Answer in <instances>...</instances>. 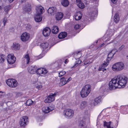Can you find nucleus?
I'll list each match as a JSON object with an SVG mask.
<instances>
[{"label": "nucleus", "mask_w": 128, "mask_h": 128, "mask_svg": "<svg viewBox=\"0 0 128 128\" xmlns=\"http://www.w3.org/2000/svg\"><path fill=\"white\" fill-rule=\"evenodd\" d=\"M128 78L124 76L118 75L112 79L109 84V88L110 90L117 88H123L127 83Z\"/></svg>", "instance_id": "1"}, {"label": "nucleus", "mask_w": 128, "mask_h": 128, "mask_svg": "<svg viewBox=\"0 0 128 128\" xmlns=\"http://www.w3.org/2000/svg\"><path fill=\"white\" fill-rule=\"evenodd\" d=\"M91 86L89 84H87L82 88L80 92V95L83 98L87 96L91 91Z\"/></svg>", "instance_id": "2"}, {"label": "nucleus", "mask_w": 128, "mask_h": 128, "mask_svg": "<svg viewBox=\"0 0 128 128\" xmlns=\"http://www.w3.org/2000/svg\"><path fill=\"white\" fill-rule=\"evenodd\" d=\"M124 67L123 62H117L114 64L112 67V70L114 71H120L122 70Z\"/></svg>", "instance_id": "3"}, {"label": "nucleus", "mask_w": 128, "mask_h": 128, "mask_svg": "<svg viewBox=\"0 0 128 128\" xmlns=\"http://www.w3.org/2000/svg\"><path fill=\"white\" fill-rule=\"evenodd\" d=\"M6 82L7 84L11 88L15 87L18 85L17 81L14 79H9L6 80Z\"/></svg>", "instance_id": "4"}, {"label": "nucleus", "mask_w": 128, "mask_h": 128, "mask_svg": "<svg viewBox=\"0 0 128 128\" xmlns=\"http://www.w3.org/2000/svg\"><path fill=\"white\" fill-rule=\"evenodd\" d=\"M63 114L66 118H71L74 115V112L70 109H68L64 111Z\"/></svg>", "instance_id": "5"}, {"label": "nucleus", "mask_w": 128, "mask_h": 128, "mask_svg": "<svg viewBox=\"0 0 128 128\" xmlns=\"http://www.w3.org/2000/svg\"><path fill=\"white\" fill-rule=\"evenodd\" d=\"M54 109V106L52 104L49 107L44 106L42 108V111L44 113H47L51 111Z\"/></svg>", "instance_id": "6"}, {"label": "nucleus", "mask_w": 128, "mask_h": 128, "mask_svg": "<svg viewBox=\"0 0 128 128\" xmlns=\"http://www.w3.org/2000/svg\"><path fill=\"white\" fill-rule=\"evenodd\" d=\"M7 60L8 62L10 64L14 63L16 61V58L14 57V55L12 54H10L7 56Z\"/></svg>", "instance_id": "7"}, {"label": "nucleus", "mask_w": 128, "mask_h": 128, "mask_svg": "<svg viewBox=\"0 0 128 128\" xmlns=\"http://www.w3.org/2000/svg\"><path fill=\"white\" fill-rule=\"evenodd\" d=\"M56 93L54 92V94L51 93L45 100V102L50 103L55 100L54 96L56 95Z\"/></svg>", "instance_id": "8"}, {"label": "nucleus", "mask_w": 128, "mask_h": 128, "mask_svg": "<svg viewBox=\"0 0 128 128\" xmlns=\"http://www.w3.org/2000/svg\"><path fill=\"white\" fill-rule=\"evenodd\" d=\"M48 72L47 70L45 68H40L36 69V73L39 75H44Z\"/></svg>", "instance_id": "9"}, {"label": "nucleus", "mask_w": 128, "mask_h": 128, "mask_svg": "<svg viewBox=\"0 0 128 128\" xmlns=\"http://www.w3.org/2000/svg\"><path fill=\"white\" fill-rule=\"evenodd\" d=\"M28 117L27 116H23L20 118L19 123L21 126H25L26 125L28 121Z\"/></svg>", "instance_id": "10"}, {"label": "nucleus", "mask_w": 128, "mask_h": 128, "mask_svg": "<svg viewBox=\"0 0 128 128\" xmlns=\"http://www.w3.org/2000/svg\"><path fill=\"white\" fill-rule=\"evenodd\" d=\"M21 39L23 41H26L28 40L30 36L29 34L26 32H24L21 35Z\"/></svg>", "instance_id": "11"}, {"label": "nucleus", "mask_w": 128, "mask_h": 128, "mask_svg": "<svg viewBox=\"0 0 128 128\" xmlns=\"http://www.w3.org/2000/svg\"><path fill=\"white\" fill-rule=\"evenodd\" d=\"M22 9L25 12L29 14L32 10L31 5L28 4H26L23 6Z\"/></svg>", "instance_id": "12"}, {"label": "nucleus", "mask_w": 128, "mask_h": 128, "mask_svg": "<svg viewBox=\"0 0 128 128\" xmlns=\"http://www.w3.org/2000/svg\"><path fill=\"white\" fill-rule=\"evenodd\" d=\"M51 31V30L49 28L46 27L44 29L42 34L44 36L47 37L50 35Z\"/></svg>", "instance_id": "13"}, {"label": "nucleus", "mask_w": 128, "mask_h": 128, "mask_svg": "<svg viewBox=\"0 0 128 128\" xmlns=\"http://www.w3.org/2000/svg\"><path fill=\"white\" fill-rule=\"evenodd\" d=\"M37 68V67L36 66H30L28 68V72L30 73L34 74L36 73Z\"/></svg>", "instance_id": "14"}, {"label": "nucleus", "mask_w": 128, "mask_h": 128, "mask_svg": "<svg viewBox=\"0 0 128 128\" xmlns=\"http://www.w3.org/2000/svg\"><path fill=\"white\" fill-rule=\"evenodd\" d=\"M56 9L54 7L49 8L48 10V12L51 15H53L56 12Z\"/></svg>", "instance_id": "15"}, {"label": "nucleus", "mask_w": 128, "mask_h": 128, "mask_svg": "<svg viewBox=\"0 0 128 128\" xmlns=\"http://www.w3.org/2000/svg\"><path fill=\"white\" fill-rule=\"evenodd\" d=\"M36 12L38 14H42L44 11V9L42 6H37L36 8Z\"/></svg>", "instance_id": "16"}, {"label": "nucleus", "mask_w": 128, "mask_h": 128, "mask_svg": "<svg viewBox=\"0 0 128 128\" xmlns=\"http://www.w3.org/2000/svg\"><path fill=\"white\" fill-rule=\"evenodd\" d=\"M114 50H112L108 54L107 58L106 60L109 62L111 59L114 55L115 54L116 52H114Z\"/></svg>", "instance_id": "17"}, {"label": "nucleus", "mask_w": 128, "mask_h": 128, "mask_svg": "<svg viewBox=\"0 0 128 128\" xmlns=\"http://www.w3.org/2000/svg\"><path fill=\"white\" fill-rule=\"evenodd\" d=\"M82 16V14L80 12H79L75 14V18L76 20H78L81 19Z\"/></svg>", "instance_id": "18"}, {"label": "nucleus", "mask_w": 128, "mask_h": 128, "mask_svg": "<svg viewBox=\"0 0 128 128\" xmlns=\"http://www.w3.org/2000/svg\"><path fill=\"white\" fill-rule=\"evenodd\" d=\"M102 98L101 96H98L96 98L93 102V104L94 106L97 105L98 103L102 101Z\"/></svg>", "instance_id": "19"}, {"label": "nucleus", "mask_w": 128, "mask_h": 128, "mask_svg": "<svg viewBox=\"0 0 128 128\" xmlns=\"http://www.w3.org/2000/svg\"><path fill=\"white\" fill-rule=\"evenodd\" d=\"M40 14H37V15L34 16V18L36 22H38L42 20V17Z\"/></svg>", "instance_id": "20"}, {"label": "nucleus", "mask_w": 128, "mask_h": 128, "mask_svg": "<svg viewBox=\"0 0 128 128\" xmlns=\"http://www.w3.org/2000/svg\"><path fill=\"white\" fill-rule=\"evenodd\" d=\"M104 126L106 128H114L113 127L111 126V124L112 122H106V121L104 122Z\"/></svg>", "instance_id": "21"}, {"label": "nucleus", "mask_w": 128, "mask_h": 128, "mask_svg": "<svg viewBox=\"0 0 128 128\" xmlns=\"http://www.w3.org/2000/svg\"><path fill=\"white\" fill-rule=\"evenodd\" d=\"M52 32L53 34H57L59 30V29L58 27L57 26H54L52 28Z\"/></svg>", "instance_id": "22"}, {"label": "nucleus", "mask_w": 128, "mask_h": 128, "mask_svg": "<svg viewBox=\"0 0 128 128\" xmlns=\"http://www.w3.org/2000/svg\"><path fill=\"white\" fill-rule=\"evenodd\" d=\"M87 102L86 101L82 102L79 106L81 110L84 109L87 106Z\"/></svg>", "instance_id": "23"}, {"label": "nucleus", "mask_w": 128, "mask_h": 128, "mask_svg": "<svg viewBox=\"0 0 128 128\" xmlns=\"http://www.w3.org/2000/svg\"><path fill=\"white\" fill-rule=\"evenodd\" d=\"M63 15V14L62 13H58L56 14V18L57 20H60L62 18Z\"/></svg>", "instance_id": "24"}, {"label": "nucleus", "mask_w": 128, "mask_h": 128, "mask_svg": "<svg viewBox=\"0 0 128 128\" xmlns=\"http://www.w3.org/2000/svg\"><path fill=\"white\" fill-rule=\"evenodd\" d=\"M120 20V17L119 14L118 13H116L114 17V20L115 22L117 23Z\"/></svg>", "instance_id": "25"}, {"label": "nucleus", "mask_w": 128, "mask_h": 128, "mask_svg": "<svg viewBox=\"0 0 128 128\" xmlns=\"http://www.w3.org/2000/svg\"><path fill=\"white\" fill-rule=\"evenodd\" d=\"M67 34V33L66 32H62L59 34L58 37L60 39L64 38L66 36Z\"/></svg>", "instance_id": "26"}, {"label": "nucleus", "mask_w": 128, "mask_h": 128, "mask_svg": "<svg viewBox=\"0 0 128 128\" xmlns=\"http://www.w3.org/2000/svg\"><path fill=\"white\" fill-rule=\"evenodd\" d=\"M36 103L35 101H33L31 99L28 100L26 102V104L27 106H30L31 105H34Z\"/></svg>", "instance_id": "27"}, {"label": "nucleus", "mask_w": 128, "mask_h": 128, "mask_svg": "<svg viewBox=\"0 0 128 128\" xmlns=\"http://www.w3.org/2000/svg\"><path fill=\"white\" fill-rule=\"evenodd\" d=\"M48 44L47 42L42 43L40 45V46L43 49V51L44 50L46 49L47 48L48 46Z\"/></svg>", "instance_id": "28"}, {"label": "nucleus", "mask_w": 128, "mask_h": 128, "mask_svg": "<svg viewBox=\"0 0 128 128\" xmlns=\"http://www.w3.org/2000/svg\"><path fill=\"white\" fill-rule=\"evenodd\" d=\"M69 4L68 0H62L61 4L64 6H68Z\"/></svg>", "instance_id": "29"}, {"label": "nucleus", "mask_w": 128, "mask_h": 128, "mask_svg": "<svg viewBox=\"0 0 128 128\" xmlns=\"http://www.w3.org/2000/svg\"><path fill=\"white\" fill-rule=\"evenodd\" d=\"M5 56L3 54H0V63H3L6 59Z\"/></svg>", "instance_id": "30"}, {"label": "nucleus", "mask_w": 128, "mask_h": 128, "mask_svg": "<svg viewBox=\"0 0 128 128\" xmlns=\"http://www.w3.org/2000/svg\"><path fill=\"white\" fill-rule=\"evenodd\" d=\"M60 85L63 86L67 83L66 82V78L63 77L61 78L60 79Z\"/></svg>", "instance_id": "31"}, {"label": "nucleus", "mask_w": 128, "mask_h": 128, "mask_svg": "<svg viewBox=\"0 0 128 128\" xmlns=\"http://www.w3.org/2000/svg\"><path fill=\"white\" fill-rule=\"evenodd\" d=\"M13 47L14 49L15 50H18L20 48L19 45L18 43L16 42L13 43Z\"/></svg>", "instance_id": "32"}, {"label": "nucleus", "mask_w": 128, "mask_h": 128, "mask_svg": "<svg viewBox=\"0 0 128 128\" xmlns=\"http://www.w3.org/2000/svg\"><path fill=\"white\" fill-rule=\"evenodd\" d=\"M11 8V6L10 5L7 6H5L4 8V10L7 13L8 11L10 10Z\"/></svg>", "instance_id": "33"}, {"label": "nucleus", "mask_w": 128, "mask_h": 128, "mask_svg": "<svg viewBox=\"0 0 128 128\" xmlns=\"http://www.w3.org/2000/svg\"><path fill=\"white\" fill-rule=\"evenodd\" d=\"M82 62V61L80 60H78L74 64L72 68H75L78 66V65L80 64Z\"/></svg>", "instance_id": "34"}, {"label": "nucleus", "mask_w": 128, "mask_h": 128, "mask_svg": "<svg viewBox=\"0 0 128 128\" xmlns=\"http://www.w3.org/2000/svg\"><path fill=\"white\" fill-rule=\"evenodd\" d=\"M78 6L80 8H83L84 7V4L82 2L77 4Z\"/></svg>", "instance_id": "35"}, {"label": "nucleus", "mask_w": 128, "mask_h": 128, "mask_svg": "<svg viewBox=\"0 0 128 128\" xmlns=\"http://www.w3.org/2000/svg\"><path fill=\"white\" fill-rule=\"evenodd\" d=\"M53 66H54V68H57V69H58L61 67L60 65L59 64H58V63L56 62L53 65Z\"/></svg>", "instance_id": "36"}, {"label": "nucleus", "mask_w": 128, "mask_h": 128, "mask_svg": "<svg viewBox=\"0 0 128 128\" xmlns=\"http://www.w3.org/2000/svg\"><path fill=\"white\" fill-rule=\"evenodd\" d=\"M24 58L27 60V64H28L30 60V58L28 54H27L25 55Z\"/></svg>", "instance_id": "37"}, {"label": "nucleus", "mask_w": 128, "mask_h": 128, "mask_svg": "<svg viewBox=\"0 0 128 128\" xmlns=\"http://www.w3.org/2000/svg\"><path fill=\"white\" fill-rule=\"evenodd\" d=\"M66 73V72L64 71H60V72L58 73L59 76L60 77H61L63 75L65 74Z\"/></svg>", "instance_id": "38"}, {"label": "nucleus", "mask_w": 128, "mask_h": 128, "mask_svg": "<svg viewBox=\"0 0 128 128\" xmlns=\"http://www.w3.org/2000/svg\"><path fill=\"white\" fill-rule=\"evenodd\" d=\"M107 61V62H104V63H103V64H102L101 67H106L109 64V62H108V61Z\"/></svg>", "instance_id": "39"}, {"label": "nucleus", "mask_w": 128, "mask_h": 128, "mask_svg": "<svg viewBox=\"0 0 128 128\" xmlns=\"http://www.w3.org/2000/svg\"><path fill=\"white\" fill-rule=\"evenodd\" d=\"M85 124V122L83 120H82L80 121L79 125L80 126H84Z\"/></svg>", "instance_id": "40"}, {"label": "nucleus", "mask_w": 128, "mask_h": 128, "mask_svg": "<svg viewBox=\"0 0 128 128\" xmlns=\"http://www.w3.org/2000/svg\"><path fill=\"white\" fill-rule=\"evenodd\" d=\"M104 68V67H100L99 69V70H102L103 72H104V70H106V69Z\"/></svg>", "instance_id": "41"}, {"label": "nucleus", "mask_w": 128, "mask_h": 128, "mask_svg": "<svg viewBox=\"0 0 128 128\" xmlns=\"http://www.w3.org/2000/svg\"><path fill=\"white\" fill-rule=\"evenodd\" d=\"M80 27V25L76 24L74 26V28L76 30L78 29Z\"/></svg>", "instance_id": "42"}, {"label": "nucleus", "mask_w": 128, "mask_h": 128, "mask_svg": "<svg viewBox=\"0 0 128 128\" xmlns=\"http://www.w3.org/2000/svg\"><path fill=\"white\" fill-rule=\"evenodd\" d=\"M5 95V93L4 92H0V98H1L3 96Z\"/></svg>", "instance_id": "43"}, {"label": "nucleus", "mask_w": 128, "mask_h": 128, "mask_svg": "<svg viewBox=\"0 0 128 128\" xmlns=\"http://www.w3.org/2000/svg\"><path fill=\"white\" fill-rule=\"evenodd\" d=\"M66 81L67 83L69 82L70 81L72 80V78L71 77H69L68 79L66 78Z\"/></svg>", "instance_id": "44"}, {"label": "nucleus", "mask_w": 128, "mask_h": 128, "mask_svg": "<svg viewBox=\"0 0 128 128\" xmlns=\"http://www.w3.org/2000/svg\"><path fill=\"white\" fill-rule=\"evenodd\" d=\"M7 21V19L6 18H4L3 22L4 23V26H5L6 24V23Z\"/></svg>", "instance_id": "45"}, {"label": "nucleus", "mask_w": 128, "mask_h": 128, "mask_svg": "<svg viewBox=\"0 0 128 128\" xmlns=\"http://www.w3.org/2000/svg\"><path fill=\"white\" fill-rule=\"evenodd\" d=\"M42 88V86L41 85H40L37 86H36V88L38 89V90Z\"/></svg>", "instance_id": "46"}, {"label": "nucleus", "mask_w": 128, "mask_h": 128, "mask_svg": "<svg viewBox=\"0 0 128 128\" xmlns=\"http://www.w3.org/2000/svg\"><path fill=\"white\" fill-rule=\"evenodd\" d=\"M31 26L27 24V26H26V28L27 29V30H29V29H30L31 28Z\"/></svg>", "instance_id": "47"}, {"label": "nucleus", "mask_w": 128, "mask_h": 128, "mask_svg": "<svg viewBox=\"0 0 128 128\" xmlns=\"http://www.w3.org/2000/svg\"><path fill=\"white\" fill-rule=\"evenodd\" d=\"M22 94V93L21 92H18L16 94V96H21Z\"/></svg>", "instance_id": "48"}, {"label": "nucleus", "mask_w": 128, "mask_h": 128, "mask_svg": "<svg viewBox=\"0 0 128 128\" xmlns=\"http://www.w3.org/2000/svg\"><path fill=\"white\" fill-rule=\"evenodd\" d=\"M90 64L89 61H85L84 62V64L85 65H86Z\"/></svg>", "instance_id": "49"}, {"label": "nucleus", "mask_w": 128, "mask_h": 128, "mask_svg": "<svg viewBox=\"0 0 128 128\" xmlns=\"http://www.w3.org/2000/svg\"><path fill=\"white\" fill-rule=\"evenodd\" d=\"M124 45H122L119 48V49L120 50H121L124 47Z\"/></svg>", "instance_id": "50"}, {"label": "nucleus", "mask_w": 128, "mask_h": 128, "mask_svg": "<svg viewBox=\"0 0 128 128\" xmlns=\"http://www.w3.org/2000/svg\"><path fill=\"white\" fill-rule=\"evenodd\" d=\"M117 0H111L112 2L114 4H115L117 2Z\"/></svg>", "instance_id": "51"}, {"label": "nucleus", "mask_w": 128, "mask_h": 128, "mask_svg": "<svg viewBox=\"0 0 128 128\" xmlns=\"http://www.w3.org/2000/svg\"><path fill=\"white\" fill-rule=\"evenodd\" d=\"M76 2L77 4L78 3H80V2H82L81 0H76Z\"/></svg>", "instance_id": "52"}, {"label": "nucleus", "mask_w": 128, "mask_h": 128, "mask_svg": "<svg viewBox=\"0 0 128 128\" xmlns=\"http://www.w3.org/2000/svg\"><path fill=\"white\" fill-rule=\"evenodd\" d=\"M68 59H66V60H65V62H64L66 64L67 63H68Z\"/></svg>", "instance_id": "53"}, {"label": "nucleus", "mask_w": 128, "mask_h": 128, "mask_svg": "<svg viewBox=\"0 0 128 128\" xmlns=\"http://www.w3.org/2000/svg\"><path fill=\"white\" fill-rule=\"evenodd\" d=\"M104 44H105L104 43L102 44L99 46V47L100 48L102 47V46H104Z\"/></svg>", "instance_id": "54"}, {"label": "nucleus", "mask_w": 128, "mask_h": 128, "mask_svg": "<svg viewBox=\"0 0 128 128\" xmlns=\"http://www.w3.org/2000/svg\"><path fill=\"white\" fill-rule=\"evenodd\" d=\"M2 7L1 6H0V11L2 10Z\"/></svg>", "instance_id": "55"}, {"label": "nucleus", "mask_w": 128, "mask_h": 128, "mask_svg": "<svg viewBox=\"0 0 128 128\" xmlns=\"http://www.w3.org/2000/svg\"><path fill=\"white\" fill-rule=\"evenodd\" d=\"M14 0H8L9 1V2H12Z\"/></svg>", "instance_id": "56"}, {"label": "nucleus", "mask_w": 128, "mask_h": 128, "mask_svg": "<svg viewBox=\"0 0 128 128\" xmlns=\"http://www.w3.org/2000/svg\"><path fill=\"white\" fill-rule=\"evenodd\" d=\"M27 0H22V2H25Z\"/></svg>", "instance_id": "57"}, {"label": "nucleus", "mask_w": 128, "mask_h": 128, "mask_svg": "<svg viewBox=\"0 0 128 128\" xmlns=\"http://www.w3.org/2000/svg\"><path fill=\"white\" fill-rule=\"evenodd\" d=\"M37 80H36L34 82H33V83L34 84H35L36 83V82L37 81Z\"/></svg>", "instance_id": "58"}, {"label": "nucleus", "mask_w": 128, "mask_h": 128, "mask_svg": "<svg viewBox=\"0 0 128 128\" xmlns=\"http://www.w3.org/2000/svg\"><path fill=\"white\" fill-rule=\"evenodd\" d=\"M86 112H87V113L88 112V111H86Z\"/></svg>", "instance_id": "59"}, {"label": "nucleus", "mask_w": 128, "mask_h": 128, "mask_svg": "<svg viewBox=\"0 0 128 128\" xmlns=\"http://www.w3.org/2000/svg\"><path fill=\"white\" fill-rule=\"evenodd\" d=\"M93 15H92V16H93Z\"/></svg>", "instance_id": "60"}]
</instances>
